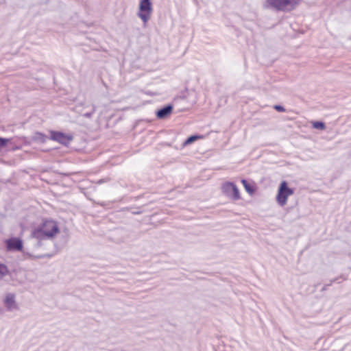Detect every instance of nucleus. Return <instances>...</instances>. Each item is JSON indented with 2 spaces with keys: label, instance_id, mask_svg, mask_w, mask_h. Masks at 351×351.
I'll use <instances>...</instances> for the list:
<instances>
[{
  "label": "nucleus",
  "instance_id": "4468645a",
  "mask_svg": "<svg viewBox=\"0 0 351 351\" xmlns=\"http://www.w3.org/2000/svg\"><path fill=\"white\" fill-rule=\"evenodd\" d=\"M96 110V106L95 104H91L90 106V110L86 112H84L82 114V116L86 118H90L94 112Z\"/></svg>",
  "mask_w": 351,
  "mask_h": 351
},
{
  "label": "nucleus",
  "instance_id": "a211bd4d",
  "mask_svg": "<svg viewBox=\"0 0 351 351\" xmlns=\"http://www.w3.org/2000/svg\"><path fill=\"white\" fill-rule=\"evenodd\" d=\"M198 138H199V137H198L197 136H191L189 137V138L186 140V141H185L184 144H185V145L191 144V143H192L193 142H194L196 139H197Z\"/></svg>",
  "mask_w": 351,
  "mask_h": 351
},
{
  "label": "nucleus",
  "instance_id": "0eeeda50",
  "mask_svg": "<svg viewBox=\"0 0 351 351\" xmlns=\"http://www.w3.org/2000/svg\"><path fill=\"white\" fill-rule=\"evenodd\" d=\"M50 134V139L57 141L64 145L69 144L70 142L73 140L72 136L60 132L51 131Z\"/></svg>",
  "mask_w": 351,
  "mask_h": 351
},
{
  "label": "nucleus",
  "instance_id": "ddd939ff",
  "mask_svg": "<svg viewBox=\"0 0 351 351\" xmlns=\"http://www.w3.org/2000/svg\"><path fill=\"white\" fill-rule=\"evenodd\" d=\"M241 182L243 184L246 191L250 194H252L254 192L253 186L250 184H249L245 180H242Z\"/></svg>",
  "mask_w": 351,
  "mask_h": 351
},
{
  "label": "nucleus",
  "instance_id": "423d86ee",
  "mask_svg": "<svg viewBox=\"0 0 351 351\" xmlns=\"http://www.w3.org/2000/svg\"><path fill=\"white\" fill-rule=\"evenodd\" d=\"M6 248L8 251H20L23 252V245L21 239L17 237H12L5 241ZM25 257L29 258L26 254V250L23 251ZM29 258H31L29 257Z\"/></svg>",
  "mask_w": 351,
  "mask_h": 351
},
{
  "label": "nucleus",
  "instance_id": "7ed1b4c3",
  "mask_svg": "<svg viewBox=\"0 0 351 351\" xmlns=\"http://www.w3.org/2000/svg\"><path fill=\"white\" fill-rule=\"evenodd\" d=\"M302 0H267L268 7L277 12H291L298 6Z\"/></svg>",
  "mask_w": 351,
  "mask_h": 351
},
{
  "label": "nucleus",
  "instance_id": "2eb2a0df",
  "mask_svg": "<svg viewBox=\"0 0 351 351\" xmlns=\"http://www.w3.org/2000/svg\"><path fill=\"white\" fill-rule=\"evenodd\" d=\"M46 138H47V137L44 134L39 133V132L36 133L35 136H34V139L36 141H40L42 143L45 142Z\"/></svg>",
  "mask_w": 351,
  "mask_h": 351
},
{
  "label": "nucleus",
  "instance_id": "f03ea898",
  "mask_svg": "<svg viewBox=\"0 0 351 351\" xmlns=\"http://www.w3.org/2000/svg\"><path fill=\"white\" fill-rule=\"evenodd\" d=\"M295 189L290 187L289 182L287 180H282L277 189V193L276 195V201L277 204L282 207L287 203V200L289 196L292 195L295 193Z\"/></svg>",
  "mask_w": 351,
  "mask_h": 351
},
{
  "label": "nucleus",
  "instance_id": "6ab92c4d",
  "mask_svg": "<svg viewBox=\"0 0 351 351\" xmlns=\"http://www.w3.org/2000/svg\"><path fill=\"white\" fill-rule=\"evenodd\" d=\"M350 348H351V343H346L344 346L342 348V350H347Z\"/></svg>",
  "mask_w": 351,
  "mask_h": 351
},
{
  "label": "nucleus",
  "instance_id": "f257e3e1",
  "mask_svg": "<svg viewBox=\"0 0 351 351\" xmlns=\"http://www.w3.org/2000/svg\"><path fill=\"white\" fill-rule=\"evenodd\" d=\"M59 232V227L55 221H44L32 232L27 243L26 254L33 258L44 257L45 255L34 254V250L43 245L45 242L52 241Z\"/></svg>",
  "mask_w": 351,
  "mask_h": 351
},
{
  "label": "nucleus",
  "instance_id": "f3484780",
  "mask_svg": "<svg viewBox=\"0 0 351 351\" xmlns=\"http://www.w3.org/2000/svg\"><path fill=\"white\" fill-rule=\"evenodd\" d=\"M11 142L10 138H3L0 137V149L5 147L8 143Z\"/></svg>",
  "mask_w": 351,
  "mask_h": 351
},
{
  "label": "nucleus",
  "instance_id": "6e6552de",
  "mask_svg": "<svg viewBox=\"0 0 351 351\" xmlns=\"http://www.w3.org/2000/svg\"><path fill=\"white\" fill-rule=\"evenodd\" d=\"M15 298L16 296L14 293H8L5 294L3 303L8 311H12L18 309V304L16 302Z\"/></svg>",
  "mask_w": 351,
  "mask_h": 351
},
{
  "label": "nucleus",
  "instance_id": "f8f14e48",
  "mask_svg": "<svg viewBox=\"0 0 351 351\" xmlns=\"http://www.w3.org/2000/svg\"><path fill=\"white\" fill-rule=\"evenodd\" d=\"M9 273L8 267L3 263H0V280H2L5 276H8Z\"/></svg>",
  "mask_w": 351,
  "mask_h": 351
},
{
  "label": "nucleus",
  "instance_id": "1a4fd4ad",
  "mask_svg": "<svg viewBox=\"0 0 351 351\" xmlns=\"http://www.w3.org/2000/svg\"><path fill=\"white\" fill-rule=\"evenodd\" d=\"M173 107L171 105L166 106L165 107L158 110L156 112V116L158 119H165L168 117L172 112Z\"/></svg>",
  "mask_w": 351,
  "mask_h": 351
},
{
  "label": "nucleus",
  "instance_id": "9d476101",
  "mask_svg": "<svg viewBox=\"0 0 351 351\" xmlns=\"http://www.w3.org/2000/svg\"><path fill=\"white\" fill-rule=\"evenodd\" d=\"M346 279V277H344L343 275H341V276H338V277H337V278H334L332 280H330L329 283L325 284L324 285V287H322L321 291H326V290H327L328 287H330V286H331L332 285V283H334V282L340 283L341 282L340 280H345Z\"/></svg>",
  "mask_w": 351,
  "mask_h": 351
},
{
  "label": "nucleus",
  "instance_id": "aec40b11",
  "mask_svg": "<svg viewBox=\"0 0 351 351\" xmlns=\"http://www.w3.org/2000/svg\"><path fill=\"white\" fill-rule=\"evenodd\" d=\"M18 149V147L12 148L13 150Z\"/></svg>",
  "mask_w": 351,
  "mask_h": 351
},
{
  "label": "nucleus",
  "instance_id": "9b49d317",
  "mask_svg": "<svg viewBox=\"0 0 351 351\" xmlns=\"http://www.w3.org/2000/svg\"><path fill=\"white\" fill-rule=\"evenodd\" d=\"M312 128L318 130H324L326 128L325 122L323 121H313L311 122Z\"/></svg>",
  "mask_w": 351,
  "mask_h": 351
},
{
  "label": "nucleus",
  "instance_id": "20e7f679",
  "mask_svg": "<svg viewBox=\"0 0 351 351\" xmlns=\"http://www.w3.org/2000/svg\"><path fill=\"white\" fill-rule=\"evenodd\" d=\"M138 16L146 23L150 19L152 12V5L150 0H141L139 3Z\"/></svg>",
  "mask_w": 351,
  "mask_h": 351
},
{
  "label": "nucleus",
  "instance_id": "39448f33",
  "mask_svg": "<svg viewBox=\"0 0 351 351\" xmlns=\"http://www.w3.org/2000/svg\"><path fill=\"white\" fill-rule=\"evenodd\" d=\"M223 193L228 197L237 200L240 198V194L237 186L232 182H225L221 186Z\"/></svg>",
  "mask_w": 351,
  "mask_h": 351
},
{
  "label": "nucleus",
  "instance_id": "dca6fc26",
  "mask_svg": "<svg viewBox=\"0 0 351 351\" xmlns=\"http://www.w3.org/2000/svg\"><path fill=\"white\" fill-rule=\"evenodd\" d=\"M272 108L279 112H286V108H285L284 106H282L281 104H275L272 106Z\"/></svg>",
  "mask_w": 351,
  "mask_h": 351
}]
</instances>
